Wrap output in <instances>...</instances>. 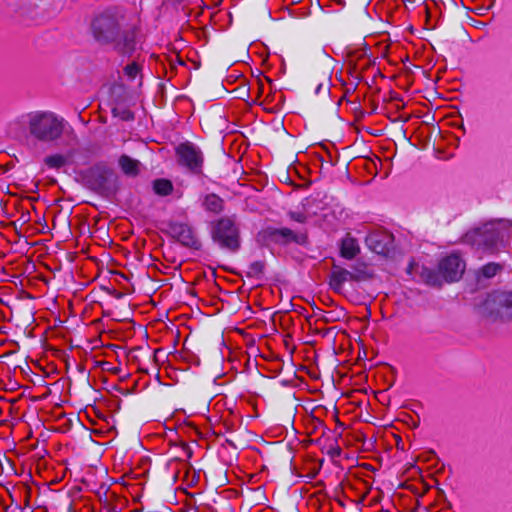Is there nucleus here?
<instances>
[{
  "label": "nucleus",
  "instance_id": "f257e3e1",
  "mask_svg": "<svg viewBox=\"0 0 512 512\" xmlns=\"http://www.w3.org/2000/svg\"><path fill=\"white\" fill-rule=\"evenodd\" d=\"M121 18L110 11L96 16L91 24L92 34L100 44H113L114 50L131 56L136 48L135 32L122 29Z\"/></svg>",
  "mask_w": 512,
  "mask_h": 512
},
{
  "label": "nucleus",
  "instance_id": "f03ea898",
  "mask_svg": "<svg viewBox=\"0 0 512 512\" xmlns=\"http://www.w3.org/2000/svg\"><path fill=\"white\" fill-rule=\"evenodd\" d=\"M512 237V222L506 219L491 220L465 233L461 241L477 251L493 254L505 246Z\"/></svg>",
  "mask_w": 512,
  "mask_h": 512
},
{
  "label": "nucleus",
  "instance_id": "7ed1b4c3",
  "mask_svg": "<svg viewBox=\"0 0 512 512\" xmlns=\"http://www.w3.org/2000/svg\"><path fill=\"white\" fill-rule=\"evenodd\" d=\"M176 163L200 183L198 189L210 190L209 183L215 184L203 173L205 157L203 151L195 143L185 141L175 147Z\"/></svg>",
  "mask_w": 512,
  "mask_h": 512
},
{
  "label": "nucleus",
  "instance_id": "20e7f679",
  "mask_svg": "<svg viewBox=\"0 0 512 512\" xmlns=\"http://www.w3.org/2000/svg\"><path fill=\"white\" fill-rule=\"evenodd\" d=\"M22 118L30 134L41 142H53L63 134L65 121L52 112H31Z\"/></svg>",
  "mask_w": 512,
  "mask_h": 512
},
{
  "label": "nucleus",
  "instance_id": "39448f33",
  "mask_svg": "<svg viewBox=\"0 0 512 512\" xmlns=\"http://www.w3.org/2000/svg\"><path fill=\"white\" fill-rule=\"evenodd\" d=\"M465 268L466 263L463 258L457 253H451L439 261L437 270L424 268L421 278L427 285L440 287L443 282L459 281Z\"/></svg>",
  "mask_w": 512,
  "mask_h": 512
},
{
  "label": "nucleus",
  "instance_id": "423d86ee",
  "mask_svg": "<svg viewBox=\"0 0 512 512\" xmlns=\"http://www.w3.org/2000/svg\"><path fill=\"white\" fill-rule=\"evenodd\" d=\"M481 313L492 320L512 319V291L495 290L487 294L480 306Z\"/></svg>",
  "mask_w": 512,
  "mask_h": 512
},
{
  "label": "nucleus",
  "instance_id": "0eeeda50",
  "mask_svg": "<svg viewBox=\"0 0 512 512\" xmlns=\"http://www.w3.org/2000/svg\"><path fill=\"white\" fill-rule=\"evenodd\" d=\"M86 186L94 192H112L116 190L117 175L105 165L96 164L83 173Z\"/></svg>",
  "mask_w": 512,
  "mask_h": 512
},
{
  "label": "nucleus",
  "instance_id": "6e6552de",
  "mask_svg": "<svg viewBox=\"0 0 512 512\" xmlns=\"http://www.w3.org/2000/svg\"><path fill=\"white\" fill-rule=\"evenodd\" d=\"M211 234L214 242L222 248L235 252L240 247L238 228L230 218H221L215 222Z\"/></svg>",
  "mask_w": 512,
  "mask_h": 512
},
{
  "label": "nucleus",
  "instance_id": "1a4fd4ad",
  "mask_svg": "<svg viewBox=\"0 0 512 512\" xmlns=\"http://www.w3.org/2000/svg\"><path fill=\"white\" fill-rule=\"evenodd\" d=\"M261 235L265 242L278 245H288L291 243L305 245L307 243V234L305 232L287 227L277 228L268 226L262 230Z\"/></svg>",
  "mask_w": 512,
  "mask_h": 512
},
{
  "label": "nucleus",
  "instance_id": "9d476101",
  "mask_svg": "<svg viewBox=\"0 0 512 512\" xmlns=\"http://www.w3.org/2000/svg\"><path fill=\"white\" fill-rule=\"evenodd\" d=\"M110 201H116L125 210L135 212L141 216L149 215L146 198L142 194H104Z\"/></svg>",
  "mask_w": 512,
  "mask_h": 512
},
{
  "label": "nucleus",
  "instance_id": "9b49d317",
  "mask_svg": "<svg viewBox=\"0 0 512 512\" xmlns=\"http://www.w3.org/2000/svg\"><path fill=\"white\" fill-rule=\"evenodd\" d=\"M169 233L183 246L193 249H199L201 246L193 229L186 223L171 222L169 224Z\"/></svg>",
  "mask_w": 512,
  "mask_h": 512
},
{
  "label": "nucleus",
  "instance_id": "f8f14e48",
  "mask_svg": "<svg viewBox=\"0 0 512 512\" xmlns=\"http://www.w3.org/2000/svg\"><path fill=\"white\" fill-rule=\"evenodd\" d=\"M391 235L372 232L366 237L367 246L377 254H385L388 251V243Z\"/></svg>",
  "mask_w": 512,
  "mask_h": 512
},
{
  "label": "nucleus",
  "instance_id": "ddd939ff",
  "mask_svg": "<svg viewBox=\"0 0 512 512\" xmlns=\"http://www.w3.org/2000/svg\"><path fill=\"white\" fill-rule=\"evenodd\" d=\"M352 277L349 269L334 265L330 275V286L334 291L340 292L346 282L353 281Z\"/></svg>",
  "mask_w": 512,
  "mask_h": 512
},
{
  "label": "nucleus",
  "instance_id": "4468645a",
  "mask_svg": "<svg viewBox=\"0 0 512 512\" xmlns=\"http://www.w3.org/2000/svg\"><path fill=\"white\" fill-rule=\"evenodd\" d=\"M119 167L121 168L122 172L129 177H135L140 172V166L141 163L131 158L128 155H122L120 156L118 160Z\"/></svg>",
  "mask_w": 512,
  "mask_h": 512
},
{
  "label": "nucleus",
  "instance_id": "2eb2a0df",
  "mask_svg": "<svg viewBox=\"0 0 512 512\" xmlns=\"http://www.w3.org/2000/svg\"><path fill=\"white\" fill-rule=\"evenodd\" d=\"M360 252L357 241L352 237H346L341 242L340 253L346 259H353Z\"/></svg>",
  "mask_w": 512,
  "mask_h": 512
},
{
  "label": "nucleus",
  "instance_id": "dca6fc26",
  "mask_svg": "<svg viewBox=\"0 0 512 512\" xmlns=\"http://www.w3.org/2000/svg\"><path fill=\"white\" fill-rule=\"evenodd\" d=\"M203 206L206 211L218 214L223 211L224 201L218 194H206L203 200Z\"/></svg>",
  "mask_w": 512,
  "mask_h": 512
},
{
  "label": "nucleus",
  "instance_id": "f3484780",
  "mask_svg": "<svg viewBox=\"0 0 512 512\" xmlns=\"http://www.w3.org/2000/svg\"><path fill=\"white\" fill-rule=\"evenodd\" d=\"M502 266L495 262L487 263L486 265L482 266L478 272L477 277L490 279L493 278L499 271H501Z\"/></svg>",
  "mask_w": 512,
  "mask_h": 512
},
{
  "label": "nucleus",
  "instance_id": "a211bd4d",
  "mask_svg": "<svg viewBox=\"0 0 512 512\" xmlns=\"http://www.w3.org/2000/svg\"><path fill=\"white\" fill-rule=\"evenodd\" d=\"M265 263L264 261H254L248 266L246 276L248 278L262 279L264 275Z\"/></svg>",
  "mask_w": 512,
  "mask_h": 512
},
{
  "label": "nucleus",
  "instance_id": "6ab92c4d",
  "mask_svg": "<svg viewBox=\"0 0 512 512\" xmlns=\"http://www.w3.org/2000/svg\"><path fill=\"white\" fill-rule=\"evenodd\" d=\"M322 451L325 452L332 459L338 458L342 454V449L338 445L336 439L327 440L324 446L322 447Z\"/></svg>",
  "mask_w": 512,
  "mask_h": 512
},
{
  "label": "nucleus",
  "instance_id": "aec40b11",
  "mask_svg": "<svg viewBox=\"0 0 512 512\" xmlns=\"http://www.w3.org/2000/svg\"><path fill=\"white\" fill-rule=\"evenodd\" d=\"M172 191H173V184L168 179L160 178V179H156L153 182V192L166 193V192H172Z\"/></svg>",
  "mask_w": 512,
  "mask_h": 512
},
{
  "label": "nucleus",
  "instance_id": "412c9836",
  "mask_svg": "<svg viewBox=\"0 0 512 512\" xmlns=\"http://www.w3.org/2000/svg\"><path fill=\"white\" fill-rule=\"evenodd\" d=\"M44 161L48 167L59 169L66 164L67 159L62 154H55L47 156Z\"/></svg>",
  "mask_w": 512,
  "mask_h": 512
},
{
  "label": "nucleus",
  "instance_id": "4be33fe9",
  "mask_svg": "<svg viewBox=\"0 0 512 512\" xmlns=\"http://www.w3.org/2000/svg\"><path fill=\"white\" fill-rule=\"evenodd\" d=\"M113 117H117L122 121H133L135 119L134 113L128 108L113 107L111 110Z\"/></svg>",
  "mask_w": 512,
  "mask_h": 512
},
{
  "label": "nucleus",
  "instance_id": "5701e85b",
  "mask_svg": "<svg viewBox=\"0 0 512 512\" xmlns=\"http://www.w3.org/2000/svg\"><path fill=\"white\" fill-rule=\"evenodd\" d=\"M350 274L353 275L352 280L355 282H360L368 278V274L365 270V267L362 265L352 266L350 269Z\"/></svg>",
  "mask_w": 512,
  "mask_h": 512
},
{
  "label": "nucleus",
  "instance_id": "b1692460",
  "mask_svg": "<svg viewBox=\"0 0 512 512\" xmlns=\"http://www.w3.org/2000/svg\"><path fill=\"white\" fill-rule=\"evenodd\" d=\"M124 70H125L126 75H128L130 78H135L137 76V74L139 73L140 68H139L138 64L133 62L131 64H128Z\"/></svg>",
  "mask_w": 512,
  "mask_h": 512
},
{
  "label": "nucleus",
  "instance_id": "393cba45",
  "mask_svg": "<svg viewBox=\"0 0 512 512\" xmlns=\"http://www.w3.org/2000/svg\"><path fill=\"white\" fill-rule=\"evenodd\" d=\"M70 200H66L64 198H57L53 200L54 204L59 207L58 212L63 211L64 209L68 210L69 215L72 213V208L69 205H63L62 203H68Z\"/></svg>",
  "mask_w": 512,
  "mask_h": 512
},
{
  "label": "nucleus",
  "instance_id": "a878e982",
  "mask_svg": "<svg viewBox=\"0 0 512 512\" xmlns=\"http://www.w3.org/2000/svg\"><path fill=\"white\" fill-rule=\"evenodd\" d=\"M289 215H290L291 219H293L299 223H304L306 221V216L303 213L290 212Z\"/></svg>",
  "mask_w": 512,
  "mask_h": 512
},
{
  "label": "nucleus",
  "instance_id": "bb28decb",
  "mask_svg": "<svg viewBox=\"0 0 512 512\" xmlns=\"http://www.w3.org/2000/svg\"><path fill=\"white\" fill-rule=\"evenodd\" d=\"M4 205H5L4 200L0 198V209H1V210H3V209H4Z\"/></svg>",
  "mask_w": 512,
  "mask_h": 512
},
{
  "label": "nucleus",
  "instance_id": "cd10ccee",
  "mask_svg": "<svg viewBox=\"0 0 512 512\" xmlns=\"http://www.w3.org/2000/svg\"><path fill=\"white\" fill-rule=\"evenodd\" d=\"M331 320H332V318L330 316H324L325 322H330Z\"/></svg>",
  "mask_w": 512,
  "mask_h": 512
},
{
  "label": "nucleus",
  "instance_id": "c85d7f7f",
  "mask_svg": "<svg viewBox=\"0 0 512 512\" xmlns=\"http://www.w3.org/2000/svg\"><path fill=\"white\" fill-rule=\"evenodd\" d=\"M322 88V84H319L318 87L316 88V93H319L320 89Z\"/></svg>",
  "mask_w": 512,
  "mask_h": 512
},
{
  "label": "nucleus",
  "instance_id": "c756f323",
  "mask_svg": "<svg viewBox=\"0 0 512 512\" xmlns=\"http://www.w3.org/2000/svg\"><path fill=\"white\" fill-rule=\"evenodd\" d=\"M322 426H323L324 431H326V430H327V431H330V430H329L327 427H325L324 425H322ZM324 433H325V432H323V434H324Z\"/></svg>",
  "mask_w": 512,
  "mask_h": 512
},
{
  "label": "nucleus",
  "instance_id": "7c9ffc66",
  "mask_svg": "<svg viewBox=\"0 0 512 512\" xmlns=\"http://www.w3.org/2000/svg\"><path fill=\"white\" fill-rule=\"evenodd\" d=\"M28 200L32 202V201L36 200V198H28Z\"/></svg>",
  "mask_w": 512,
  "mask_h": 512
},
{
  "label": "nucleus",
  "instance_id": "2f4dec72",
  "mask_svg": "<svg viewBox=\"0 0 512 512\" xmlns=\"http://www.w3.org/2000/svg\"><path fill=\"white\" fill-rule=\"evenodd\" d=\"M28 192L34 193V192H36V191H35V190H29Z\"/></svg>",
  "mask_w": 512,
  "mask_h": 512
}]
</instances>
